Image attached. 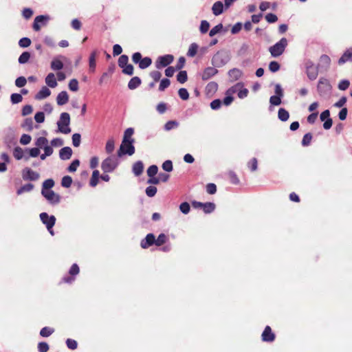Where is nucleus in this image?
<instances>
[{
	"label": "nucleus",
	"instance_id": "obj_1",
	"mask_svg": "<svg viewBox=\"0 0 352 352\" xmlns=\"http://www.w3.org/2000/svg\"><path fill=\"white\" fill-rule=\"evenodd\" d=\"M70 124V116L68 113L63 112L60 114V120L57 122L58 131L64 134H68L71 132L69 126Z\"/></svg>",
	"mask_w": 352,
	"mask_h": 352
},
{
	"label": "nucleus",
	"instance_id": "obj_2",
	"mask_svg": "<svg viewBox=\"0 0 352 352\" xmlns=\"http://www.w3.org/2000/svg\"><path fill=\"white\" fill-rule=\"evenodd\" d=\"M287 45V40L285 38H282L275 45L269 48V51L273 57H278L280 56L285 51Z\"/></svg>",
	"mask_w": 352,
	"mask_h": 352
},
{
	"label": "nucleus",
	"instance_id": "obj_3",
	"mask_svg": "<svg viewBox=\"0 0 352 352\" xmlns=\"http://www.w3.org/2000/svg\"><path fill=\"white\" fill-rule=\"evenodd\" d=\"M40 219L43 224L45 225L47 230L52 235H54L52 228L56 223V217L54 215L49 216L46 212L40 214Z\"/></svg>",
	"mask_w": 352,
	"mask_h": 352
},
{
	"label": "nucleus",
	"instance_id": "obj_4",
	"mask_svg": "<svg viewBox=\"0 0 352 352\" xmlns=\"http://www.w3.org/2000/svg\"><path fill=\"white\" fill-rule=\"evenodd\" d=\"M243 85L242 83L238 82L236 85H234V86H232V87H230L227 91V94H232L237 93L238 97L239 98L243 99V98L247 97L248 94L249 93L248 89L246 88H243Z\"/></svg>",
	"mask_w": 352,
	"mask_h": 352
},
{
	"label": "nucleus",
	"instance_id": "obj_5",
	"mask_svg": "<svg viewBox=\"0 0 352 352\" xmlns=\"http://www.w3.org/2000/svg\"><path fill=\"white\" fill-rule=\"evenodd\" d=\"M133 140L126 141L125 143L122 142L120 149L118 151V156L121 157L124 154L132 155L135 153V147L133 146Z\"/></svg>",
	"mask_w": 352,
	"mask_h": 352
},
{
	"label": "nucleus",
	"instance_id": "obj_6",
	"mask_svg": "<svg viewBox=\"0 0 352 352\" xmlns=\"http://www.w3.org/2000/svg\"><path fill=\"white\" fill-rule=\"evenodd\" d=\"M117 166V160L113 157H109L103 160L101 164V168L104 173H111L116 169Z\"/></svg>",
	"mask_w": 352,
	"mask_h": 352
},
{
	"label": "nucleus",
	"instance_id": "obj_7",
	"mask_svg": "<svg viewBox=\"0 0 352 352\" xmlns=\"http://www.w3.org/2000/svg\"><path fill=\"white\" fill-rule=\"evenodd\" d=\"M41 194L52 205L58 204L60 201V196L52 190L42 189Z\"/></svg>",
	"mask_w": 352,
	"mask_h": 352
},
{
	"label": "nucleus",
	"instance_id": "obj_8",
	"mask_svg": "<svg viewBox=\"0 0 352 352\" xmlns=\"http://www.w3.org/2000/svg\"><path fill=\"white\" fill-rule=\"evenodd\" d=\"M305 66L306 69V73L309 79L311 80L316 79L318 75V67H316L314 63L310 60H307L305 61Z\"/></svg>",
	"mask_w": 352,
	"mask_h": 352
},
{
	"label": "nucleus",
	"instance_id": "obj_9",
	"mask_svg": "<svg viewBox=\"0 0 352 352\" xmlns=\"http://www.w3.org/2000/svg\"><path fill=\"white\" fill-rule=\"evenodd\" d=\"M174 60V56L171 54H166L157 58L155 61V67L157 69H161L169 65Z\"/></svg>",
	"mask_w": 352,
	"mask_h": 352
},
{
	"label": "nucleus",
	"instance_id": "obj_10",
	"mask_svg": "<svg viewBox=\"0 0 352 352\" xmlns=\"http://www.w3.org/2000/svg\"><path fill=\"white\" fill-rule=\"evenodd\" d=\"M317 89L320 96H323L330 91V85L325 78H320L318 81Z\"/></svg>",
	"mask_w": 352,
	"mask_h": 352
},
{
	"label": "nucleus",
	"instance_id": "obj_11",
	"mask_svg": "<svg viewBox=\"0 0 352 352\" xmlns=\"http://www.w3.org/2000/svg\"><path fill=\"white\" fill-rule=\"evenodd\" d=\"M261 338L263 342H272L276 338L275 334L273 333L270 326H266L261 334Z\"/></svg>",
	"mask_w": 352,
	"mask_h": 352
},
{
	"label": "nucleus",
	"instance_id": "obj_12",
	"mask_svg": "<svg viewBox=\"0 0 352 352\" xmlns=\"http://www.w3.org/2000/svg\"><path fill=\"white\" fill-rule=\"evenodd\" d=\"M39 178V174L30 168H25L23 170V179L24 180L36 181Z\"/></svg>",
	"mask_w": 352,
	"mask_h": 352
},
{
	"label": "nucleus",
	"instance_id": "obj_13",
	"mask_svg": "<svg viewBox=\"0 0 352 352\" xmlns=\"http://www.w3.org/2000/svg\"><path fill=\"white\" fill-rule=\"evenodd\" d=\"M155 245V236L153 234H148L140 242V246L143 249H147L153 245Z\"/></svg>",
	"mask_w": 352,
	"mask_h": 352
},
{
	"label": "nucleus",
	"instance_id": "obj_14",
	"mask_svg": "<svg viewBox=\"0 0 352 352\" xmlns=\"http://www.w3.org/2000/svg\"><path fill=\"white\" fill-rule=\"evenodd\" d=\"M80 272L79 267L77 264L74 263L72 265L70 270H69V274L71 276H67L64 277L63 278V282L67 283H71L74 280V278H73V276L77 275Z\"/></svg>",
	"mask_w": 352,
	"mask_h": 352
},
{
	"label": "nucleus",
	"instance_id": "obj_15",
	"mask_svg": "<svg viewBox=\"0 0 352 352\" xmlns=\"http://www.w3.org/2000/svg\"><path fill=\"white\" fill-rule=\"evenodd\" d=\"M218 73V69L213 67H206L201 74V79L203 80H208L212 76H215Z\"/></svg>",
	"mask_w": 352,
	"mask_h": 352
},
{
	"label": "nucleus",
	"instance_id": "obj_16",
	"mask_svg": "<svg viewBox=\"0 0 352 352\" xmlns=\"http://www.w3.org/2000/svg\"><path fill=\"white\" fill-rule=\"evenodd\" d=\"M69 102V95L67 91H60L56 97V102L59 106H63Z\"/></svg>",
	"mask_w": 352,
	"mask_h": 352
},
{
	"label": "nucleus",
	"instance_id": "obj_17",
	"mask_svg": "<svg viewBox=\"0 0 352 352\" xmlns=\"http://www.w3.org/2000/svg\"><path fill=\"white\" fill-rule=\"evenodd\" d=\"M346 62H352V48L346 50L338 60L339 65H342Z\"/></svg>",
	"mask_w": 352,
	"mask_h": 352
},
{
	"label": "nucleus",
	"instance_id": "obj_18",
	"mask_svg": "<svg viewBox=\"0 0 352 352\" xmlns=\"http://www.w3.org/2000/svg\"><path fill=\"white\" fill-rule=\"evenodd\" d=\"M98 56V52L96 50L93 51L89 58V72H94L96 70V57Z\"/></svg>",
	"mask_w": 352,
	"mask_h": 352
},
{
	"label": "nucleus",
	"instance_id": "obj_19",
	"mask_svg": "<svg viewBox=\"0 0 352 352\" xmlns=\"http://www.w3.org/2000/svg\"><path fill=\"white\" fill-rule=\"evenodd\" d=\"M49 17L43 15L37 16L34 21L33 23V29L35 31H39L41 30V26L39 23H45L48 20Z\"/></svg>",
	"mask_w": 352,
	"mask_h": 352
},
{
	"label": "nucleus",
	"instance_id": "obj_20",
	"mask_svg": "<svg viewBox=\"0 0 352 352\" xmlns=\"http://www.w3.org/2000/svg\"><path fill=\"white\" fill-rule=\"evenodd\" d=\"M51 94V91L45 86H43L41 90L36 94L35 99L36 100H43L44 98H47Z\"/></svg>",
	"mask_w": 352,
	"mask_h": 352
},
{
	"label": "nucleus",
	"instance_id": "obj_21",
	"mask_svg": "<svg viewBox=\"0 0 352 352\" xmlns=\"http://www.w3.org/2000/svg\"><path fill=\"white\" fill-rule=\"evenodd\" d=\"M72 150L69 146L62 148L59 151V156L61 160H66L71 158Z\"/></svg>",
	"mask_w": 352,
	"mask_h": 352
},
{
	"label": "nucleus",
	"instance_id": "obj_22",
	"mask_svg": "<svg viewBox=\"0 0 352 352\" xmlns=\"http://www.w3.org/2000/svg\"><path fill=\"white\" fill-rule=\"evenodd\" d=\"M142 83V80L141 79L138 77V76H135V77H133L129 82L128 83V87L129 89L131 90H133L135 89H136L137 87H138Z\"/></svg>",
	"mask_w": 352,
	"mask_h": 352
},
{
	"label": "nucleus",
	"instance_id": "obj_23",
	"mask_svg": "<svg viewBox=\"0 0 352 352\" xmlns=\"http://www.w3.org/2000/svg\"><path fill=\"white\" fill-rule=\"evenodd\" d=\"M45 83L51 88H54L57 86L55 75L53 73H50L47 74L45 78Z\"/></svg>",
	"mask_w": 352,
	"mask_h": 352
},
{
	"label": "nucleus",
	"instance_id": "obj_24",
	"mask_svg": "<svg viewBox=\"0 0 352 352\" xmlns=\"http://www.w3.org/2000/svg\"><path fill=\"white\" fill-rule=\"evenodd\" d=\"M144 170V164L142 162L138 161L133 166V173L135 176L140 175Z\"/></svg>",
	"mask_w": 352,
	"mask_h": 352
},
{
	"label": "nucleus",
	"instance_id": "obj_25",
	"mask_svg": "<svg viewBox=\"0 0 352 352\" xmlns=\"http://www.w3.org/2000/svg\"><path fill=\"white\" fill-rule=\"evenodd\" d=\"M223 3L221 1H218L215 2L212 6V13L215 16H218L223 12Z\"/></svg>",
	"mask_w": 352,
	"mask_h": 352
},
{
	"label": "nucleus",
	"instance_id": "obj_26",
	"mask_svg": "<svg viewBox=\"0 0 352 352\" xmlns=\"http://www.w3.org/2000/svg\"><path fill=\"white\" fill-rule=\"evenodd\" d=\"M331 63V59L329 56L323 54L320 58L319 66L324 67L326 69L329 68Z\"/></svg>",
	"mask_w": 352,
	"mask_h": 352
},
{
	"label": "nucleus",
	"instance_id": "obj_27",
	"mask_svg": "<svg viewBox=\"0 0 352 352\" xmlns=\"http://www.w3.org/2000/svg\"><path fill=\"white\" fill-rule=\"evenodd\" d=\"M100 177V172L98 170H95L92 173L91 177L90 179L89 185L92 187H95L98 184Z\"/></svg>",
	"mask_w": 352,
	"mask_h": 352
},
{
	"label": "nucleus",
	"instance_id": "obj_28",
	"mask_svg": "<svg viewBox=\"0 0 352 352\" xmlns=\"http://www.w3.org/2000/svg\"><path fill=\"white\" fill-rule=\"evenodd\" d=\"M152 63V60L149 57L142 58L138 63L139 67L142 69L148 67Z\"/></svg>",
	"mask_w": 352,
	"mask_h": 352
},
{
	"label": "nucleus",
	"instance_id": "obj_29",
	"mask_svg": "<svg viewBox=\"0 0 352 352\" xmlns=\"http://www.w3.org/2000/svg\"><path fill=\"white\" fill-rule=\"evenodd\" d=\"M202 209H203L204 212L206 214L211 213L215 209V204L212 202L204 203Z\"/></svg>",
	"mask_w": 352,
	"mask_h": 352
},
{
	"label": "nucleus",
	"instance_id": "obj_30",
	"mask_svg": "<svg viewBox=\"0 0 352 352\" xmlns=\"http://www.w3.org/2000/svg\"><path fill=\"white\" fill-rule=\"evenodd\" d=\"M278 117L281 121L285 122L289 119V114L286 109L280 108L278 112Z\"/></svg>",
	"mask_w": 352,
	"mask_h": 352
},
{
	"label": "nucleus",
	"instance_id": "obj_31",
	"mask_svg": "<svg viewBox=\"0 0 352 352\" xmlns=\"http://www.w3.org/2000/svg\"><path fill=\"white\" fill-rule=\"evenodd\" d=\"M47 144H48V140L45 137H39L35 142V145L38 148H43Z\"/></svg>",
	"mask_w": 352,
	"mask_h": 352
},
{
	"label": "nucleus",
	"instance_id": "obj_32",
	"mask_svg": "<svg viewBox=\"0 0 352 352\" xmlns=\"http://www.w3.org/2000/svg\"><path fill=\"white\" fill-rule=\"evenodd\" d=\"M63 63H62L61 60H60L58 59L55 58L51 63V68L53 70H60V69H63Z\"/></svg>",
	"mask_w": 352,
	"mask_h": 352
},
{
	"label": "nucleus",
	"instance_id": "obj_33",
	"mask_svg": "<svg viewBox=\"0 0 352 352\" xmlns=\"http://www.w3.org/2000/svg\"><path fill=\"white\" fill-rule=\"evenodd\" d=\"M54 330L52 328L45 327L40 331V336L44 338L49 337L54 333Z\"/></svg>",
	"mask_w": 352,
	"mask_h": 352
},
{
	"label": "nucleus",
	"instance_id": "obj_34",
	"mask_svg": "<svg viewBox=\"0 0 352 352\" xmlns=\"http://www.w3.org/2000/svg\"><path fill=\"white\" fill-rule=\"evenodd\" d=\"M188 80V75L186 71H180L177 75V80L183 84Z\"/></svg>",
	"mask_w": 352,
	"mask_h": 352
},
{
	"label": "nucleus",
	"instance_id": "obj_35",
	"mask_svg": "<svg viewBox=\"0 0 352 352\" xmlns=\"http://www.w3.org/2000/svg\"><path fill=\"white\" fill-rule=\"evenodd\" d=\"M13 156L17 160H21L23 157V150L19 146L15 147L13 151Z\"/></svg>",
	"mask_w": 352,
	"mask_h": 352
},
{
	"label": "nucleus",
	"instance_id": "obj_36",
	"mask_svg": "<svg viewBox=\"0 0 352 352\" xmlns=\"http://www.w3.org/2000/svg\"><path fill=\"white\" fill-rule=\"evenodd\" d=\"M197 50L198 45L195 43H192L189 47L187 55L190 57H194L197 53Z\"/></svg>",
	"mask_w": 352,
	"mask_h": 352
},
{
	"label": "nucleus",
	"instance_id": "obj_37",
	"mask_svg": "<svg viewBox=\"0 0 352 352\" xmlns=\"http://www.w3.org/2000/svg\"><path fill=\"white\" fill-rule=\"evenodd\" d=\"M34 188V185L32 184H27L22 186L17 190V194L21 195L24 192H30Z\"/></svg>",
	"mask_w": 352,
	"mask_h": 352
},
{
	"label": "nucleus",
	"instance_id": "obj_38",
	"mask_svg": "<svg viewBox=\"0 0 352 352\" xmlns=\"http://www.w3.org/2000/svg\"><path fill=\"white\" fill-rule=\"evenodd\" d=\"M242 75V72L239 69H232L229 71V76L234 80L239 79Z\"/></svg>",
	"mask_w": 352,
	"mask_h": 352
},
{
	"label": "nucleus",
	"instance_id": "obj_39",
	"mask_svg": "<svg viewBox=\"0 0 352 352\" xmlns=\"http://www.w3.org/2000/svg\"><path fill=\"white\" fill-rule=\"evenodd\" d=\"M129 62V57L127 55L123 54L121 55L118 58V66L120 68H123L124 66H126L128 64Z\"/></svg>",
	"mask_w": 352,
	"mask_h": 352
},
{
	"label": "nucleus",
	"instance_id": "obj_40",
	"mask_svg": "<svg viewBox=\"0 0 352 352\" xmlns=\"http://www.w3.org/2000/svg\"><path fill=\"white\" fill-rule=\"evenodd\" d=\"M168 240V238L166 234L162 233L160 234L157 239H155V245L161 246L164 245Z\"/></svg>",
	"mask_w": 352,
	"mask_h": 352
},
{
	"label": "nucleus",
	"instance_id": "obj_41",
	"mask_svg": "<svg viewBox=\"0 0 352 352\" xmlns=\"http://www.w3.org/2000/svg\"><path fill=\"white\" fill-rule=\"evenodd\" d=\"M115 142L113 139H109L106 143L105 151L107 153H111L114 150Z\"/></svg>",
	"mask_w": 352,
	"mask_h": 352
},
{
	"label": "nucleus",
	"instance_id": "obj_42",
	"mask_svg": "<svg viewBox=\"0 0 352 352\" xmlns=\"http://www.w3.org/2000/svg\"><path fill=\"white\" fill-rule=\"evenodd\" d=\"M134 133V130L133 128H128L125 130L124 137H123V143H125L126 141L131 140V136Z\"/></svg>",
	"mask_w": 352,
	"mask_h": 352
},
{
	"label": "nucleus",
	"instance_id": "obj_43",
	"mask_svg": "<svg viewBox=\"0 0 352 352\" xmlns=\"http://www.w3.org/2000/svg\"><path fill=\"white\" fill-rule=\"evenodd\" d=\"M30 58V53L28 52H23L19 58V63L21 64L26 63Z\"/></svg>",
	"mask_w": 352,
	"mask_h": 352
},
{
	"label": "nucleus",
	"instance_id": "obj_44",
	"mask_svg": "<svg viewBox=\"0 0 352 352\" xmlns=\"http://www.w3.org/2000/svg\"><path fill=\"white\" fill-rule=\"evenodd\" d=\"M72 184V179L70 176H64L61 180V185L65 188H69Z\"/></svg>",
	"mask_w": 352,
	"mask_h": 352
},
{
	"label": "nucleus",
	"instance_id": "obj_45",
	"mask_svg": "<svg viewBox=\"0 0 352 352\" xmlns=\"http://www.w3.org/2000/svg\"><path fill=\"white\" fill-rule=\"evenodd\" d=\"M179 126V123L175 120L168 121L164 125V129L166 131H170L173 129L177 128Z\"/></svg>",
	"mask_w": 352,
	"mask_h": 352
},
{
	"label": "nucleus",
	"instance_id": "obj_46",
	"mask_svg": "<svg viewBox=\"0 0 352 352\" xmlns=\"http://www.w3.org/2000/svg\"><path fill=\"white\" fill-rule=\"evenodd\" d=\"M69 89L72 91H77L79 89L78 82L76 79H72L69 82Z\"/></svg>",
	"mask_w": 352,
	"mask_h": 352
},
{
	"label": "nucleus",
	"instance_id": "obj_47",
	"mask_svg": "<svg viewBox=\"0 0 352 352\" xmlns=\"http://www.w3.org/2000/svg\"><path fill=\"white\" fill-rule=\"evenodd\" d=\"M67 346L71 350H75L78 347V342L73 339L68 338L66 340Z\"/></svg>",
	"mask_w": 352,
	"mask_h": 352
},
{
	"label": "nucleus",
	"instance_id": "obj_48",
	"mask_svg": "<svg viewBox=\"0 0 352 352\" xmlns=\"http://www.w3.org/2000/svg\"><path fill=\"white\" fill-rule=\"evenodd\" d=\"M228 177L232 184L235 185L239 184V179L238 178L236 174L234 172L230 171L228 173Z\"/></svg>",
	"mask_w": 352,
	"mask_h": 352
},
{
	"label": "nucleus",
	"instance_id": "obj_49",
	"mask_svg": "<svg viewBox=\"0 0 352 352\" xmlns=\"http://www.w3.org/2000/svg\"><path fill=\"white\" fill-rule=\"evenodd\" d=\"M157 188L153 186H149L146 188V194L149 197H153L157 193Z\"/></svg>",
	"mask_w": 352,
	"mask_h": 352
},
{
	"label": "nucleus",
	"instance_id": "obj_50",
	"mask_svg": "<svg viewBox=\"0 0 352 352\" xmlns=\"http://www.w3.org/2000/svg\"><path fill=\"white\" fill-rule=\"evenodd\" d=\"M122 69V73L129 76H132L133 74V66L131 64H127Z\"/></svg>",
	"mask_w": 352,
	"mask_h": 352
},
{
	"label": "nucleus",
	"instance_id": "obj_51",
	"mask_svg": "<svg viewBox=\"0 0 352 352\" xmlns=\"http://www.w3.org/2000/svg\"><path fill=\"white\" fill-rule=\"evenodd\" d=\"M170 84V81L168 78H164L161 80L160 86H159V90L161 91H163L169 87Z\"/></svg>",
	"mask_w": 352,
	"mask_h": 352
},
{
	"label": "nucleus",
	"instance_id": "obj_52",
	"mask_svg": "<svg viewBox=\"0 0 352 352\" xmlns=\"http://www.w3.org/2000/svg\"><path fill=\"white\" fill-rule=\"evenodd\" d=\"M158 171V168L156 165H151L147 169V175L148 177H152L155 176Z\"/></svg>",
	"mask_w": 352,
	"mask_h": 352
},
{
	"label": "nucleus",
	"instance_id": "obj_53",
	"mask_svg": "<svg viewBox=\"0 0 352 352\" xmlns=\"http://www.w3.org/2000/svg\"><path fill=\"white\" fill-rule=\"evenodd\" d=\"M10 100L12 104H18L23 100V97L19 94H12Z\"/></svg>",
	"mask_w": 352,
	"mask_h": 352
},
{
	"label": "nucleus",
	"instance_id": "obj_54",
	"mask_svg": "<svg viewBox=\"0 0 352 352\" xmlns=\"http://www.w3.org/2000/svg\"><path fill=\"white\" fill-rule=\"evenodd\" d=\"M178 94L180 98L184 100H186L189 98V94L185 88H180L178 91Z\"/></svg>",
	"mask_w": 352,
	"mask_h": 352
},
{
	"label": "nucleus",
	"instance_id": "obj_55",
	"mask_svg": "<svg viewBox=\"0 0 352 352\" xmlns=\"http://www.w3.org/2000/svg\"><path fill=\"white\" fill-rule=\"evenodd\" d=\"M312 140V135L310 133H306L302 138V145L304 146H307L309 145L311 141Z\"/></svg>",
	"mask_w": 352,
	"mask_h": 352
},
{
	"label": "nucleus",
	"instance_id": "obj_56",
	"mask_svg": "<svg viewBox=\"0 0 352 352\" xmlns=\"http://www.w3.org/2000/svg\"><path fill=\"white\" fill-rule=\"evenodd\" d=\"M31 44V40L29 38L24 37L19 40V45L21 47H28Z\"/></svg>",
	"mask_w": 352,
	"mask_h": 352
},
{
	"label": "nucleus",
	"instance_id": "obj_57",
	"mask_svg": "<svg viewBox=\"0 0 352 352\" xmlns=\"http://www.w3.org/2000/svg\"><path fill=\"white\" fill-rule=\"evenodd\" d=\"M209 28H210V24L207 21H206V20L201 21V25H200V32L202 34L206 33L208 31Z\"/></svg>",
	"mask_w": 352,
	"mask_h": 352
},
{
	"label": "nucleus",
	"instance_id": "obj_58",
	"mask_svg": "<svg viewBox=\"0 0 352 352\" xmlns=\"http://www.w3.org/2000/svg\"><path fill=\"white\" fill-rule=\"evenodd\" d=\"M49 345L45 342H41L38 344V352H47L49 351Z\"/></svg>",
	"mask_w": 352,
	"mask_h": 352
},
{
	"label": "nucleus",
	"instance_id": "obj_59",
	"mask_svg": "<svg viewBox=\"0 0 352 352\" xmlns=\"http://www.w3.org/2000/svg\"><path fill=\"white\" fill-rule=\"evenodd\" d=\"M222 29H223V25L221 23L217 25L216 26H214V28H212L210 30V31L209 32L210 36H214L215 34L219 33Z\"/></svg>",
	"mask_w": 352,
	"mask_h": 352
},
{
	"label": "nucleus",
	"instance_id": "obj_60",
	"mask_svg": "<svg viewBox=\"0 0 352 352\" xmlns=\"http://www.w3.org/2000/svg\"><path fill=\"white\" fill-rule=\"evenodd\" d=\"M81 135L79 133H74L72 135V143L75 147L80 146Z\"/></svg>",
	"mask_w": 352,
	"mask_h": 352
},
{
	"label": "nucleus",
	"instance_id": "obj_61",
	"mask_svg": "<svg viewBox=\"0 0 352 352\" xmlns=\"http://www.w3.org/2000/svg\"><path fill=\"white\" fill-rule=\"evenodd\" d=\"M269 69L272 72H276L280 69V65L276 61H271L269 64Z\"/></svg>",
	"mask_w": 352,
	"mask_h": 352
},
{
	"label": "nucleus",
	"instance_id": "obj_62",
	"mask_svg": "<svg viewBox=\"0 0 352 352\" xmlns=\"http://www.w3.org/2000/svg\"><path fill=\"white\" fill-rule=\"evenodd\" d=\"M27 83V80L23 76H20L17 78L15 80V85L18 87H24Z\"/></svg>",
	"mask_w": 352,
	"mask_h": 352
},
{
	"label": "nucleus",
	"instance_id": "obj_63",
	"mask_svg": "<svg viewBox=\"0 0 352 352\" xmlns=\"http://www.w3.org/2000/svg\"><path fill=\"white\" fill-rule=\"evenodd\" d=\"M179 209L182 213L186 214L190 211V204L188 202H183L180 204Z\"/></svg>",
	"mask_w": 352,
	"mask_h": 352
},
{
	"label": "nucleus",
	"instance_id": "obj_64",
	"mask_svg": "<svg viewBox=\"0 0 352 352\" xmlns=\"http://www.w3.org/2000/svg\"><path fill=\"white\" fill-rule=\"evenodd\" d=\"M22 126L28 131L33 129V121L31 118H26L22 124Z\"/></svg>",
	"mask_w": 352,
	"mask_h": 352
}]
</instances>
